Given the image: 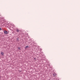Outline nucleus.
<instances>
[{
	"instance_id": "nucleus-1",
	"label": "nucleus",
	"mask_w": 80,
	"mask_h": 80,
	"mask_svg": "<svg viewBox=\"0 0 80 80\" xmlns=\"http://www.w3.org/2000/svg\"><path fill=\"white\" fill-rule=\"evenodd\" d=\"M4 34H6V35H7L8 34V32H7V31L6 30H4Z\"/></svg>"
},
{
	"instance_id": "nucleus-7",
	"label": "nucleus",
	"mask_w": 80,
	"mask_h": 80,
	"mask_svg": "<svg viewBox=\"0 0 80 80\" xmlns=\"http://www.w3.org/2000/svg\"><path fill=\"white\" fill-rule=\"evenodd\" d=\"M34 61H36V58H34Z\"/></svg>"
},
{
	"instance_id": "nucleus-2",
	"label": "nucleus",
	"mask_w": 80,
	"mask_h": 80,
	"mask_svg": "<svg viewBox=\"0 0 80 80\" xmlns=\"http://www.w3.org/2000/svg\"><path fill=\"white\" fill-rule=\"evenodd\" d=\"M29 48V47L28 46H27L25 47V49H27V48Z\"/></svg>"
},
{
	"instance_id": "nucleus-8",
	"label": "nucleus",
	"mask_w": 80,
	"mask_h": 80,
	"mask_svg": "<svg viewBox=\"0 0 80 80\" xmlns=\"http://www.w3.org/2000/svg\"><path fill=\"white\" fill-rule=\"evenodd\" d=\"M17 41H18V40H19V39L18 38H17Z\"/></svg>"
},
{
	"instance_id": "nucleus-10",
	"label": "nucleus",
	"mask_w": 80,
	"mask_h": 80,
	"mask_svg": "<svg viewBox=\"0 0 80 80\" xmlns=\"http://www.w3.org/2000/svg\"><path fill=\"white\" fill-rule=\"evenodd\" d=\"M0 78H1V76H0Z\"/></svg>"
},
{
	"instance_id": "nucleus-3",
	"label": "nucleus",
	"mask_w": 80,
	"mask_h": 80,
	"mask_svg": "<svg viewBox=\"0 0 80 80\" xmlns=\"http://www.w3.org/2000/svg\"><path fill=\"white\" fill-rule=\"evenodd\" d=\"M1 54L2 55H4V52H1Z\"/></svg>"
},
{
	"instance_id": "nucleus-9",
	"label": "nucleus",
	"mask_w": 80,
	"mask_h": 80,
	"mask_svg": "<svg viewBox=\"0 0 80 80\" xmlns=\"http://www.w3.org/2000/svg\"><path fill=\"white\" fill-rule=\"evenodd\" d=\"M0 30H2V28H0Z\"/></svg>"
},
{
	"instance_id": "nucleus-5",
	"label": "nucleus",
	"mask_w": 80,
	"mask_h": 80,
	"mask_svg": "<svg viewBox=\"0 0 80 80\" xmlns=\"http://www.w3.org/2000/svg\"><path fill=\"white\" fill-rule=\"evenodd\" d=\"M19 31H20V30H19L18 29H16L17 32H19Z\"/></svg>"
},
{
	"instance_id": "nucleus-4",
	"label": "nucleus",
	"mask_w": 80,
	"mask_h": 80,
	"mask_svg": "<svg viewBox=\"0 0 80 80\" xmlns=\"http://www.w3.org/2000/svg\"><path fill=\"white\" fill-rule=\"evenodd\" d=\"M52 75L53 76V77H55V76L56 75V73H53L52 74Z\"/></svg>"
},
{
	"instance_id": "nucleus-6",
	"label": "nucleus",
	"mask_w": 80,
	"mask_h": 80,
	"mask_svg": "<svg viewBox=\"0 0 80 80\" xmlns=\"http://www.w3.org/2000/svg\"><path fill=\"white\" fill-rule=\"evenodd\" d=\"M18 49L19 50H21V48H20V47H18Z\"/></svg>"
}]
</instances>
